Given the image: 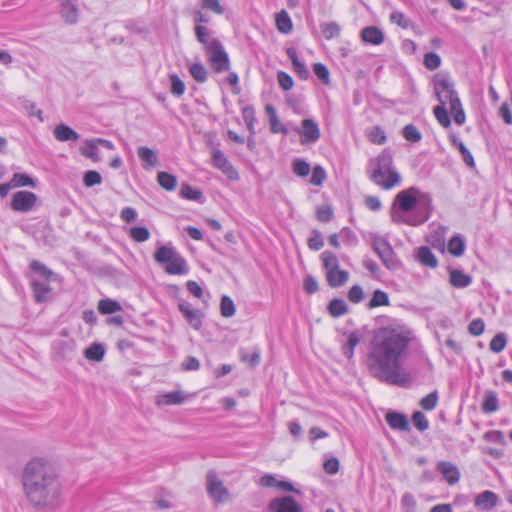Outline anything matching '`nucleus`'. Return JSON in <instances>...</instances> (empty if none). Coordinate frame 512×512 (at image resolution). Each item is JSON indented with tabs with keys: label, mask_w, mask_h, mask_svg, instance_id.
I'll return each mask as SVG.
<instances>
[{
	"label": "nucleus",
	"mask_w": 512,
	"mask_h": 512,
	"mask_svg": "<svg viewBox=\"0 0 512 512\" xmlns=\"http://www.w3.org/2000/svg\"><path fill=\"white\" fill-rule=\"evenodd\" d=\"M416 339L414 331L404 324L378 328L371 339L367 357L370 374L388 384L407 385L411 377L402 362Z\"/></svg>",
	"instance_id": "obj_1"
},
{
	"label": "nucleus",
	"mask_w": 512,
	"mask_h": 512,
	"mask_svg": "<svg viewBox=\"0 0 512 512\" xmlns=\"http://www.w3.org/2000/svg\"><path fill=\"white\" fill-rule=\"evenodd\" d=\"M25 497L38 511H54L62 503V484L58 474L45 460L29 461L22 475Z\"/></svg>",
	"instance_id": "obj_2"
},
{
	"label": "nucleus",
	"mask_w": 512,
	"mask_h": 512,
	"mask_svg": "<svg viewBox=\"0 0 512 512\" xmlns=\"http://www.w3.org/2000/svg\"><path fill=\"white\" fill-rule=\"evenodd\" d=\"M432 212L431 197L415 187L400 191L392 204L394 222L417 226L426 222Z\"/></svg>",
	"instance_id": "obj_3"
},
{
	"label": "nucleus",
	"mask_w": 512,
	"mask_h": 512,
	"mask_svg": "<svg viewBox=\"0 0 512 512\" xmlns=\"http://www.w3.org/2000/svg\"><path fill=\"white\" fill-rule=\"evenodd\" d=\"M434 91L440 105L449 106L450 113L458 125L465 122V113L460 99L454 89V83L445 73H438L434 76Z\"/></svg>",
	"instance_id": "obj_4"
},
{
	"label": "nucleus",
	"mask_w": 512,
	"mask_h": 512,
	"mask_svg": "<svg viewBox=\"0 0 512 512\" xmlns=\"http://www.w3.org/2000/svg\"><path fill=\"white\" fill-rule=\"evenodd\" d=\"M377 167L371 175L372 181L389 190L400 183L401 177L398 172L392 169V156L389 152L383 151L376 159Z\"/></svg>",
	"instance_id": "obj_5"
},
{
	"label": "nucleus",
	"mask_w": 512,
	"mask_h": 512,
	"mask_svg": "<svg viewBox=\"0 0 512 512\" xmlns=\"http://www.w3.org/2000/svg\"><path fill=\"white\" fill-rule=\"evenodd\" d=\"M154 258L157 263L165 266V272L170 275H185L189 271L186 260L171 245L160 246Z\"/></svg>",
	"instance_id": "obj_6"
},
{
	"label": "nucleus",
	"mask_w": 512,
	"mask_h": 512,
	"mask_svg": "<svg viewBox=\"0 0 512 512\" xmlns=\"http://www.w3.org/2000/svg\"><path fill=\"white\" fill-rule=\"evenodd\" d=\"M321 260L326 270V279L331 287L343 286L349 278V273L341 270L338 258L331 252L325 251L321 254Z\"/></svg>",
	"instance_id": "obj_7"
},
{
	"label": "nucleus",
	"mask_w": 512,
	"mask_h": 512,
	"mask_svg": "<svg viewBox=\"0 0 512 512\" xmlns=\"http://www.w3.org/2000/svg\"><path fill=\"white\" fill-rule=\"evenodd\" d=\"M208 62L216 73L226 72L230 69V59L222 43L212 39L205 50Z\"/></svg>",
	"instance_id": "obj_8"
},
{
	"label": "nucleus",
	"mask_w": 512,
	"mask_h": 512,
	"mask_svg": "<svg viewBox=\"0 0 512 512\" xmlns=\"http://www.w3.org/2000/svg\"><path fill=\"white\" fill-rule=\"evenodd\" d=\"M206 490L211 499L217 503H225L231 499L229 490L214 470L207 472Z\"/></svg>",
	"instance_id": "obj_9"
},
{
	"label": "nucleus",
	"mask_w": 512,
	"mask_h": 512,
	"mask_svg": "<svg viewBox=\"0 0 512 512\" xmlns=\"http://www.w3.org/2000/svg\"><path fill=\"white\" fill-rule=\"evenodd\" d=\"M38 197L27 190L16 192L11 200V208L16 212L27 213L36 205Z\"/></svg>",
	"instance_id": "obj_10"
},
{
	"label": "nucleus",
	"mask_w": 512,
	"mask_h": 512,
	"mask_svg": "<svg viewBox=\"0 0 512 512\" xmlns=\"http://www.w3.org/2000/svg\"><path fill=\"white\" fill-rule=\"evenodd\" d=\"M269 512H303L302 506L291 496L278 497L270 501Z\"/></svg>",
	"instance_id": "obj_11"
},
{
	"label": "nucleus",
	"mask_w": 512,
	"mask_h": 512,
	"mask_svg": "<svg viewBox=\"0 0 512 512\" xmlns=\"http://www.w3.org/2000/svg\"><path fill=\"white\" fill-rule=\"evenodd\" d=\"M212 164L215 168L222 171L230 180H238L239 175L234 169L232 164L229 162L227 157L219 149H213L212 151Z\"/></svg>",
	"instance_id": "obj_12"
},
{
	"label": "nucleus",
	"mask_w": 512,
	"mask_h": 512,
	"mask_svg": "<svg viewBox=\"0 0 512 512\" xmlns=\"http://www.w3.org/2000/svg\"><path fill=\"white\" fill-rule=\"evenodd\" d=\"M77 1L78 0H58L59 15L68 25H74L78 22L79 8Z\"/></svg>",
	"instance_id": "obj_13"
},
{
	"label": "nucleus",
	"mask_w": 512,
	"mask_h": 512,
	"mask_svg": "<svg viewBox=\"0 0 512 512\" xmlns=\"http://www.w3.org/2000/svg\"><path fill=\"white\" fill-rule=\"evenodd\" d=\"M301 136V144L315 143L320 138V129L318 124L312 119H304L302 127L296 130Z\"/></svg>",
	"instance_id": "obj_14"
},
{
	"label": "nucleus",
	"mask_w": 512,
	"mask_h": 512,
	"mask_svg": "<svg viewBox=\"0 0 512 512\" xmlns=\"http://www.w3.org/2000/svg\"><path fill=\"white\" fill-rule=\"evenodd\" d=\"M178 308L193 329L199 330L201 328L202 314L200 311L193 309L191 304L184 300L179 301Z\"/></svg>",
	"instance_id": "obj_15"
},
{
	"label": "nucleus",
	"mask_w": 512,
	"mask_h": 512,
	"mask_svg": "<svg viewBox=\"0 0 512 512\" xmlns=\"http://www.w3.org/2000/svg\"><path fill=\"white\" fill-rule=\"evenodd\" d=\"M373 248L375 252L379 255L383 263L388 268H393L395 266L394 253L389 243L384 239H375L373 241Z\"/></svg>",
	"instance_id": "obj_16"
},
{
	"label": "nucleus",
	"mask_w": 512,
	"mask_h": 512,
	"mask_svg": "<svg viewBox=\"0 0 512 512\" xmlns=\"http://www.w3.org/2000/svg\"><path fill=\"white\" fill-rule=\"evenodd\" d=\"M436 469L443 475L449 485H455L460 480V471L458 467L447 461H439Z\"/></svg>",
	"instance_id": "obj_17"
},
{
	"label": "nucleus",
	"mask_w": 512,
	"mask_h": 512,
	"mask_svg": "<svg viewBox=\"0 0 512 512\" xmlns=\"http://www.w3.org/2000/svg\"><path fill=\"white\" fill-rule=\"evenodd\" d=\"M187 394L183 391H171L163 394H159L156 397V405L158 407H164L169 405H180L187 399Z\"/></svg>",
	"instance_id": "obj_18"
},
{
	"label": "nucleus",
	"mask_w": 512,
	"mask_h": 512,
	"mask_svg": "<svg viewBox=\"0 0 512 512\" xmlns=\"http://www.w3.org/2000/svg\"><path fill=\"white\" fill-rule=\"evenodd\" d=\"M346 338V343L342 345V353L346 358L352 359L355 347L363 340V333L353 331L346 334Z\"/></svg>",
	"instance_id": "obj_19"
},
{
	"label": "nucleus",
	"mask_w": 512,
	"mask_h": 512,
	"mask_svg": "<svg viewBox=\"0 0 512 512\" xmlns=\"http://www.w3.org/2000/svg\"><path fill=\"white\" fill-rule=\"evenodd\" d=\"M54 137L60 142H75L79 139V134L66 124H58L53 130Z\"/></svg>",
	"instance_id": "obj_20"
},
{
	"label": "nucleus",
	"mask_w": 512,
	"mask_h": 512,
	"mask_svg": "<svg viewBox=\"0 0 512 512\" xmlns=\"http://www.w3.org/2000/svg\"><path fill=\"white\" fill-rule=\"evenodd\" d=\"M498 503V496L492 491H484L475 498V506L483 511L490 510Z\"/></svg>",
	"instance_id": "obj_21"
},
{
	"label": "nucleus",
	"mask_w": 512,
	"mask_h": 512,
	"mask_svg": "<svg viewBox=\"0 0 512 512\" xmlns=\"http://www.w3.org/2000/svg\"><path fill=\"white\" fill-rule=\"evenodd\" d=\"M446 228L444 226H436L427 236V242L438 250H444L445 247Z\"/></svg>",
	"instance_id": "obj_22"
},
{
	"label": "nucleus",
	"mask_w": 512,
	"mask_h": 512,
	"mask_svg": "<svg viewBox=\"0 0 512 512\" xmlns=\"http://www.w3.org/2000/svg\"><path fill=\"white\" fill-rule=\"evenodd\" d=\"M361 39L372 45H380L384 41V34L379 28L369 26L361 31Z\"/></svg>",
	"instance_id": "obj_23"
},
{
	"label": "nucleus",
	"mask_w": 512,
	"mask_h": 512,
	"mask_svg": "<svg viewBox=\"0 0 512 512\" xmlns=\"http://www.w3.org/2000/svg\"><path fill=\"white\" fill-rule=\"evenodd\" d=\"M386 421L393 429L402 431H407L409 429V422L404 414L389 412L386 414Z\"/></svg>",
	"instance_id": "obj_24"
},
{
	"label": "nucleus",
	"mask_w": 512,
	"mask_h": 512,
	"mask_svg": "<svg viewBox=\"0 0 512 512\" xmlns=\"http://www.w3.org/2000/svg\"><path fill=\"white\" fill-rule=\"evenodd\" d=\"M138 157L143 162V167H155L158 165V157L155 151L149 147L141 146L137 150Z\"/></svg>",
	"instance_id": "obj_25"
},
{
	"label": "nucleus",
	"mask_w": 512,
	"mask_h": 512,
	"mask_svg": "<svg viewBox=\"0 0 512 512\" xmlns=\"http://www.w3.org/2000/svg\"><path fill=\"white\" fill-rule=\"evenodd\" d=\"M32 288L37 302L42 303L49 300L51 288L47 284L34 280Z\"/></svg>",
	"instance_id": "obj_26"
},
{
	"label": "nucleus",
	"mask_w": 512,
	"mask_h": 512,
	"mask_svg": "<svg viewBox=\"0 0 512 512\" xmlns=\"http://www.w3.org/2000/svg\"><path fill=\"white\" fill-rule=\"evenodd\" d=\"M275 21L279 32L289 34L293 30L291 18L285 10L276 14Z\"/></svg>",
	"instance_id": "obj_27"
},
{
	"label": "nucleus",
	"mask_w": 512,
	"mask_h": 512,
	"mask_svg": "<svg viewBox=\"0 0 512 512\" xmlns=\"http://www.w3.org/2000/svg\"><path fill=\"white\" fill-rule=\"evenodd\" d=\"M472 278L461 270H452L450 272V283L456 288H464L470 285Z\"/></svg>",
	"instance_id": "obj_28"
},
{
	"label": "nucleus",
	"mask_w": 512,
	"mask_h": 512,
	"mask_svg": "<svg viewBox=\"0 0 512 512\" xmlns=\"http://www.w3.org/2000/svg\"><path fill=\"white\" fill-rule=\"evenodd\" d=\"M499 408L498 396L494 391H486L482 403V411L484 413H493Z\"/></svg>",
	"instance_id": "obj_29"
},
{
	"label": "nucleus",
	"mask_w": 512,
	"mask_h": 512,
	"mask_svg": "<svg viewBox=\"0 0 512 512\" xmlns=\"http://www.w3.org/2000/svg\"><path fill=\"white\" fill-rule=\"evenodd\" d=\"M452 145L459 150V152L462 155V158L467 166L473 168L475 167V161L471 154V152L468 150V148L464 145V143L460 140H458L455 136L450 137Z\"/></svg>",
	"instance_id": "obj_30"
},
{
	"label": "nucleus",
	"mask_w": 512,
	"mask_h": 512,
	"mask_svg": "<svg viewBox=\"0 0 512 512\" xmlns=\"http://www.w3.org/2000/svg\"><path fill=\"white\" fill-rule=\"evenodd\" d=\"M417 257L419 262L430 268H435L438 265L435 255L431 252L428 247H420L418 249Z\"/></svg>",
	"instance_id": "obj_31"
},
{
	"label": "nucleus",
	"mask_w": 512,
	"mask_h": 512,
	"mask_svg": "<svg viewBox=\"0 0 512 512\" xmlns=\"http://www.w3.org/2000/svg\"><path fill=\"white\" fill-rule=\"evenodd\" d=\"M105 354V348L102 344L93 343L84 351V356L90 361L100 362Z\"/></svg>",
	"instance_id": "obj_32"
},
{
	"label": "nucleus",
	"mask_w": 512,
	"mask_h": 512,
	"mask_svg": "<svg viewBox=\"0 0 512 512\" xmlns=\"http://www.w3.org/2000/svg\"><path fill=\"white\" fill-rule=\"evenodd\" d=\"M448 251L456 257L462 256L465 251L464 239L459 235L453 236L448 242Z\"/></svg>",
	"instance_id": "obj_33"
},
{
	"label": "nucleus",
	"mask_w": 512,
	"mask_h": 512,
	"mask_svg": "<svg viewBox=\"0 0 512 512\" xmlns=\"http://www.w3.org/2000/svg\"><path fill=\"white\" fill-rule=\"evenodd\" d=\"M120 303L113 299H102L98 302V310L101 314H112L121 311Z\"/></svg>",
	"instance_id": "obj_34"
},
{
	"label": "nucleus",
	"mask_w": 512,
	"mask_h": 512,
	"mask_svg": "<svg viewBox=\"0 0 512 512\" xmlns=\"http://www.w3.org/2000/svg\"><path fill=\"white\" fill-rule=\"evenodd\" d=\"M97 143L94 139L86 140L85 145L80 149L81 154L89 159H92L94 162L100 161V156L98 154Z\"/></svg>",
	"instance_id": "obj_35"
},
{
	"label": "nucleus",
	"mask_w": 512,
	"mask_h": 512,
	"mask_svg": "<svg viewBox=\"0 0 512 512\" xmlns=\"http://www.w3.org/2000/svg\"><path fill=\"white\" fill-rule=\"evenodd\" d=\"M321 32L326 40H331L340 35L341 27L336 22H326L320 25Z\"/></svg>",
	"instance_id": "obj_36"
},
{
	"label": "nucleus",
	"mask_w": 512,
	"mask_h": 512,
	"mask_svg": "<svg viewBox=\"0 0 512 512\" xmlns=\"http://www.w3.org/2000/svg\"><path fill=\"white\" fill-rule=\"evenodd\" d=\"M157 180L159 185L167 191H173L177 186V178L167 172H159Z\"/></svg>",
	"instance_id": "obj_37"
},
{
	"label": "nucleus",
	"mask_w": 512,
	"mask_h": 512,
	"mask_svg": "<svg viewBox=\"0 0 512 512\" xmlns=\"http://www.w3.org/2000/svg\"><path fill=\"white\" fill-rule=\"evenodd\" d=\"M128 234L135 242H145L150 238V231L146 227H131Z\"/></svg>",
	"instance_id": "obj_38"
},
{
	"label": "nucleus",
	"mask_w": 512,
	"mask_h": 512,
	"mask_svg": "<svg viewBox=\"0 0 512 512\" xmlns=\"http://www.w3.org/2000/svg\"><path fill=\"white\" fill-rule=\"evenodd\" d=\"M11 184L13 188L16 187H35V181L28 176L27 174L23 173H16L13 175L11 179Z\"/></svg>",
	"instance_id": "obj_39"
},
{
	"label": "nucleus",
	"mask_w": 512,
	"mask_h": 512,
	"mask_svg": "<svg viewBox=\"0 0 512 512\" xmlns=\"http://www.w3.org/2000/svg\"><path fill=\"white\" fill-rule=\"evenodd\" d=\"M328 310L332 316L339 317L348 311V307L344 300L333 299L328 306Z\"/></svg>",
	"instance_id": "obj_40"
},
{
	"label": "nucleus",
	"mask_w": 512,
	"mask_h": 512,
	"mask_svg": "<svg viewBox=\"0 0 512 512\" xmlns=\"http://www.w3.org/2000/svg\"><path fill=\"white\" fill-rule=\"evenodd\" d=\"M191 76L199 83L207 80V70L201 63H193L189 66Z\"/></svg>",
	"instance_id": "obj_41"
},
{
	"label": "nucleus",
	"mask_w": 512,
	"mask_h": 512,
	"mask_svg": "<svg viewBox=\"0 0 512 512\" xmlns=\"http://www.w3.org/2000/svg\"><path fill=\"white\" fill-rule=\"evenodd\" d=\"M389 305L388 295L382 290H376L369 302L370 308Z\"/></svg>",
	"instance_id": "obj_42"
},
{
	"label": "nucleus",
	"mask_w": 512,
	"mask_h": 512,
	"mask_svg": "<svg viewBox=\"0 0 512 512\" xmlns=\"http://www.w3.org/2000/svg\"><path fill=\"white\" fill-rule=\"evenodd\" d=\"M434 115L437 121L445 128H448L451 124L448 112L443 105H438L434 108Z\"/></svg>",
	"instance_id": "obj_43"
},
{
	"label": "nucleus",
	"mask_w": 512,
	"mask_h": 512,
	"mask_svg": "<svg viewBox=\"0 0 512 512\" xmlns=\"http://www.w3.org/2000/svg\"><path fill=\"white\" fill-rule=\"evenodd\" d=\"M506 346V336L504 333L496 334L490 342V350L499 353L504 350Z\"/></svg>",
	"instance_id": "obj_44"
},
{
	"label": "nucleus",
	"mask_w": 512,
	"mask_h": 512,
	"mask_svg": "<svg viewBox=\"0 0 512 512\" xmlns=\"http://www.w3.org/2000/svg\"><path fill=\"white\" fill-rule=\"evenodd\" d=\"M170 80L172 94L178 97L182 96L186 89L184 82L176 74H172Z\"/></svg>",
	"instance_id": "obj_45"
},
{
	"label": "nucleus",
	"mask_w": 512,
	"mask_h": 512,
	"mask_svg": "<svg viewBox=\"0 0 512 512\" xmlns=\"http://www.w3.org/2000/svg\"><path fill=\"white\" fill-rule=\"evenodd\" d=\"M221 314L224 317H232L235 314V305L232 299L228 296L221 298Z\"/></svg>",
	"instance_id": "obj_46"
},
{
	"label": "nucleus",
	"mask_w": 512,
	"mask_h": 512,
	"mask_svg": "<svg viewBox=\"0 0 512 512\" xmlns=\"http://www.w3.org/2000/svg\"><path fill=\"white\" fill-rule=\"evenodd\" d=\"M403 136L407 141L419 142L422 138L421 133L416 126L409 124L403 128Z\"/></svg>",
	"instance_id": "obj_47"
},
{
	"label": "nucleus",
	"mask_w": 512,
	"mask_h": 512,
	"mask_svg": "<svg viewBox=\"0 0 512 512\" xmlns=\"http://www.w3.org/2000/svg\"><path fill=\"white\" fill-rule=\"evenodd\" d=\"M310 164L302 159H296L293 162V172L300 176L306 177L310 173Z\"/></svg>",
	"instance_id": "obj_48"
},
{
	"label": "nucleus",
	"mask_w": 512,
	"mask_h": 512,
	"mask_svg": "<svg viewBox=\"0 0 512 512\" xmlns=\"http://www.w3.org/2000/svg\"><path fill=\"white\" fill-rule=\"evenodd\" d=\"M195 35L197 37V40L203 44L204 50L207 49V45L211 43L212 39H209V30L205 26L197 25L195 27Z\"/></svg>",
	"instance_id": "obj_49"
},
{
	"label": "nucleus",
	"mask_w": 512,
	"mask_h": 512,
	"mask_svg": "<svg viewBox=\"0 0 512 512\" xmlns=\"http://www.w3.org/2000/svg\"><path fill=\"white\" fill-rule=\"evenodd\" d=\"M181 196L190 200H199L202 197V192L193 189L189 184H182L180 190Z\"/></svg>",
	"instance_id": "obj_50"
},
{
	"label": "nucleus",
	"mask_w": 512,
	"mask_h": 512,
	"mask_svg": "<svg viewBox=\"0 0 512 512\" xmlns=\"http://www.w3.org/2000/svg\"><path fill=\"white\" fill-rule=\"evenodd\" d=\"M313 71H314L315 75L319 78V80H321L324 84L330 83V78H329L330 73H329L328 68L324 64L315 63L313 66Z\"/></svg>",
	"instance_id": "obj_51"
},
{
	"label": "nucleus",
	"mask_w": 512,
	"mask_h": 512,
	"mask_svg": "<svg viewBox=\"0 0 512 512\" xmlns=\"http://www.w3.org/2000/svg\"><path fill=\"white\" fill-rule=\"evenodd\" d=\"M441 64V58L438 54L429 52L424 56V65L429 70H435Z\"/></svg>",
	"instance_id": "obj_52"
},
{
	"label": "nucleus",
	"mask_w": 512,
	"mask_h": 512,
	"mask_svg": "<svg viewBox=\"0 0 512 512\" xmlns=\"http://www.w3.org/2000/svg\"><path fill=\"white\" fill-rule=\"evenodd\" d=\"M83 182L86 187H92L100 184L102 182V177L97 171L90 170L84 174Z\"/></svg>",
	"instance_id": "obj_53"
},
{
	"label": "nucleus",
	"mask_w": 512,
	"mask_h": 512,
	"mask_svg": "<svg viewBox=\"0 0 512 512\" xmlns=\"http://www.w3.org/2000/svg\"><path fill=\"white\" fill-rule=\"evenodd\" d=\"M368 138L375 144H383L386 140V135L380 127L376 126L369 131Z\"/></svg>",
	"instance_id": "obj_54"
},
{
	"label": "nucleus",
	"mask_w": 512,
	"mask_h": 512,
	"mask_svg": "<svg viewBox=\"0 0 512 512\" xmlns=\"http://www.w3.org/2000/svg\"><path fill=\"white\" fill-rule=\"evenodd\" d=\"M414 426L420 430L425 431L429 427V422L422 412H415L412 416Z\"/></svg>",
	"instance_id": "obj_55"
},
{
	"label": "nucleus",
	"mask_w": 512,
	"mask_h": 512,
	"mask_svg": "<svg viewBox=\"0 0 512 512\" xmlns=\"http://www.w3.org/2000/svg\"><path fill=\"white\" fill-rule=\"evenodd\" d=\"M325 179L326 172L323 169V167L319 165L315 166L312 172L310 182L315 186H319L324 182Z\"/></svg>",
	"instance_id": "obj_56"
},
{
	"label": "nucleus",
	"mask_w": 512,
	"mask_h": 512,
	"mask_svg": "<svg viewBox=\"0 0 512 512\" xmlns=\"http://www.w3.org/2000/svg\"><path fill=\"white\" fill-rule=\"evenodd\" d=\"M390 20L404 29L408 28L411 24L410 20L400 11L392 12Z\"/></svg>",
	"instance_id": "obj_57"
},
{
	"label": "nucleus",
	"mask_w": 512,
	"mask_h": 512,
	"mask_svg": "<svg viewBox=\"0 0 512 512\" xmlns=\"http://www.w3.org/2000/svg\"><path fill=\"white\" fill-rule=\"evenodd\" d=\"M437 401H438L437 392H432V393L426 395L421 400L420 404L424 410H433L437 405Z\"/></svg>",
	"instance_id": "obj_58"
},
{
	"label": "nucleus",
	"mask_w": 512,
	"mask_h": 512,
	"mask_svg": "<svg viewBox=\"0 0 512 512\" xmlns=\"http://www.w3.org/2000/svg\"><path fill=\"white\" fill-rule=\"evenodd\" d=\"M202 7L221 15L224 13V7L220 4L219 0H201Z\"/></svg>",
	"instance_id": "obj_59"
},
{
	"label": "nucleus",
	"mask_w": 512,
	"mask_h": 512,
	"mask_svg": "<svg viewBox=\"0 0 512 512\" xmlns=\"http://www.w3.org/2000/svg\"><path fill=\"white\" fill-rule=\"evenodd\" d=\"M485 324L484 321L480 318L474 319L470 322L468 326V330L470 334L474 336H479L484 332Z\"/></svg>",
	"instance_id": "obj_60"
},
{
	"label": "nucleus",
	"mask_w": 512,
	"mask_h": 512,
	"mask_svg": "<svg viewBox=\"0 0 512 512\" xmlns=\"http://www.w3.org/2000/svg\"><path fill=\"white\" fill-rule=\"evenodd\" d=\"M241 360L248 363L251 367H255L260 362V353L258 350L254 351L252 354L242 351Z\"/></svg>",
	"instance_id": "obj_61"
},
{
	"label": "nucleus",
	"mask_w": 512,
	"mask_h": 512,
	"mask_svg": "<svg viewBox=\"0 0 512 512\" xmlns=\"http://www.w3.org/2000/svg\"><path fill=\"white\" fill-rule=\"evenodd\" d=\"M364 297V292L361 286L354 285L348 292V299L353 303H359Z\"/></svg>",
	"instance_id": "obj_62"
},
{
	"label": "nucleus",
	"mask_w": 512,
	"mask_h": 512,
	"mask_svg": "<svg viewBox=\"0 0 512 512\" xmlns=\"http://www.w3.org/2000/svg\"><path fill=\"white\" fill-rule=\"evenodd\" d=\"M277 78L282 89L288 91L293 87V79L286 72L280 71Z\"/></svg>",
	"instance_id": "obj_63"
},
{
	"label": "nucleus",
	"mask_w": 512,
	"mask_h": 512,
	"mask_svg": "<svg viewBox=\"0 0 512 512\" xmlns=\"http://www.w3.org/2000/svg\"><path fill=\"white\" fill-rule=\"evenodd\" d=\"M333 216V210L330 206H322L317 209V218L322 222H328Z\"/></svg>",
	"instance_id": "obj_64"
}]
</instances>
